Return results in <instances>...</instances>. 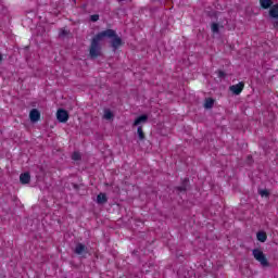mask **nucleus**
<instances>
[{"label": "nucleus", "instance_id": "nucleus-1", "mask_svg": "<svg viewBox=\"0 0 278 278\" xmlns=\"http://www.w3.org/2000/svg\"><path fill=\"white\" fill-rule=\"evenodd\" d=\"M105 36H114V29L100 31L92 38L89 48L90 58H99L101 55V40H103Z\"/></svg>", "mask_w": 278, "mask_h": 278}, {"label": "nucleus", "instance_id": "nucleus-27", "mask_svg": "<svg viewBox=\"0 0 278 278\" xmlns=\"http://www.w3.org/2000/svg\"><path fill=\"white\" fill-rule=\"evenodd\" d=\"M248 160H253V156H248Z\"/></svg>", "mask_w": 278, "mask_h": 278}, {"label": "nucleus", "instance_id": "nucleus-2", "mask_svg": "<svg viewBox=\"0 0 278 278\" xmlns=\"http://www.w3.org/2000/svg\"><path fill=\"white\" fill-rule=\"evenodd\" d=\"M252 254L254 260H256V262H260L261 266H264V267L270 266V264L268 263V258H266V255L262 250L254 249L252 251Z\"/></svg>", "mask_w": 278, "mask_h": 278}, {"label": "nucleus", "instance_id": "nucleus-8", "mask_svg": "<svg viewBox=\"0 0 278 278\" xmlns=\"http://www.w3.org/2000/svg\"><path fill=\"white\" fill-rule=\"evenodd\" d=\"M88 251V248H86V245L84 243H77L76 248L74 250V253H76V255H81L83 253H86Z\"/></svg>", "mask_w": 278, "mask_h": 278}, {"label": "nucleus", "instance_id": "nucleus-19", "mask_svg": "<svg viewBox=\"0 0 278 278\" xmlns=\"http://www.w3.org/2000/svg\"><path fill=\"white\" fill-rule=\"evenodd\" d=\"M72 160H74V162L81 160V154L79 152H74L72 154Z\"/></svg>", "mask_w": 278, "mask_h": 278}, {"label": "nucleus", "instance_id": "nucleus-22", "mask_svg": "<svg viewBox=\"0 0 278 278\" xmlns=\"http://www.w3.org/2000/svg\"><path fill=\"white\" fill-rule=\"evenodd\" d=\"M90 21H91L92 23H97V21H99V14H93V15H91V16H90Z\"/></svg>", "mask_w": 278, "mask_h": 278}, {"label": "nucleus", "instance_id": "nucleus-21", "mask_svg": "<svg viewBox=\"0 0 278 278\" xmlns=\"http://www.w3.org/2000/svg\"><path fill=\"white\" fill-rule=\"evenodd\" d=\"M258 194H261L262 197H269L270 192H268L266 189H260Z\"/></svg>", "mask_w": 278, "mask_h": 278}, {"label": "nucleus", "instance_id": "nucleus-16", "mask_svg": "<svg viewBox=\"0 0 278 278\" xmlns=\"http://www.w3.org/2000/svg\"><path fill=\"white\" fill-rule=\"evenodd\" d=\"M103 118H105V121H112V118H114V113H112V111L106 109L104 110Z\"/></svg>", "mask_w": 278, "mask_h": 278}, {"label": "nucleus", "instance_id": "nucleus-13", "mask_svg": "<svg viewBox=\"0 0 278 278\" xmlns=\"http://www.w3.org/2000/svg\"><path fill=\"white\" fill-rule=\"evenodd\" d=\"M269 16L271 18H278V4H274L269 10Z\"/></svg>", "mask_w": 278, "mask_h": 278}, {"label": "nucleus", "instance_id": "nucleus-5", "mask_svg": "<svg viewBox=\"0 0 278 278\" xmlns=\"http://www.w3.org/2000/svg\"><path fill=\"white\" fill-rule=\"evenodd\" d=\"M229 90L232 94H240L242 90H244V84L242 81L238 83L237 85H232L229 87Z\"/></svg>", "mask_w": 278, "mask_h": 278}, {"label": "nucleus", "instance_id": "nucleus-20", "mask_svg": "<svg viewBox=\"0 0 278 278\" xmlns=\"http://www.w3.org/2000/svg\"><path fill=\"white\" fill-rule=\"evenodd\" d=\"M70 31L66 29H61V31L59 33V38H66V36H68Z\"/></svg>", "mask_w": 278, "mask_h": 278}, {"label": "nucleus", "instance_id": "nucleus-26", "mask_svg": "<svg viewBox=\"0 0 278 278\" xmlns=\"http://www.w3.org/2000/svg\"><path fill=\"white\" fill-rule=\"evenodd\" d=\"M3 60V56L0 54V62Z\"/></svg>", "mask_w": 278, "mask_h": 278}, {"label": "nucleus", "instance_id": "nucleus-4", "mask_svg": "<svg viewBox=\"0 0 278 278\" xmlns=\"http://www.w3.org/2000/svg\"><path fill=\"white\" fill-rule=\"evenodd\" d=\"M56 118L59 123H67L68 122V111L64 109H59L56 112Z\"/></svg>", "mask_w": 278, "mask_h": 278}, {"label": "nucleus", "instance_id": "nucleus-14", "mask_svg": "<svg viewBox=\"0 0 278 278\" xmlns=\"http://www.w3.org/2000/svg\"><path fill=\"white\" fill-rule=\"evenodd\" d=\"M204 108L205 110H212V108H214V99L212 98L206 99L204 102Z\"/></svg>", "mask_w": 278, "mask_h": 278}, {"label": "nucleus", "instance_id": "nucleus-15", "mask_svg": "<svg viewBox=\"0 0 278 278\" xmlns=\"http://www.w3.org/2000/svg\"><path fill=\"white\" fill-rule=\"evenodd\" d=\"M256 238H257L258 242H265L268 237L266 236V232L260 231L256 233Z\"/></svg>", "mask_w": 278, "mask_h": 278}, {"label": "nucleus", "instance_id": "nucleus-3", "mask_svg": "<svg viewBox=\"0 0 278 278\" xmlns=\"http://www.w3.org/2000/svg\"><path fill=\"white\" fill-rule=\"evenodd\" d=\"M105 38H112L111 47L113 48L114 51H116V49L123 46V39L118 37V35H116V30H113L112 36H105Z\"/></svg>", "mask_w": 278, "mask_h": 278}, {"label": "nucleus", "instance_id": "nucleus-11", "mask_svg": "<svg viewBox=\"0 0 278 278\" xmlns=\"http://www.w3.org/2000/svg\"><path fill=\"white\" fill-rule=\"evenodd\" d=\"M97 203H99V205H103V204L108 203V195L105 193L98 194Z\"/></svg>", "mask_w": 278, "mask_h": 278}, {"label": "nucleus", "instance_id": "nucleus-23", "mask_svg": "<svg viewBox=\"0 0 278 278\" xmlns=\"http://www.w3.org/2000/svg\"><path fill=\"white\" fill-rule=\"evenodd\" d=\"M227 74H225V72L223 71H218V77L223 78L226 77Z\"/></svg>", "mask_w": 278, "mask_h": 278}, {"label": "nucleus", "instance_id": "nucleus-6", "mask_svg": "<svg viewBox=\"0 0 278 278\" xmlns=\"http://www.w3.org/2000/svg\"><path fill=\"white\" fill-rule=\"evenodd\" d=\"M29 118L31 123H38V121H40V111L33 109L29 113Z\"/></svg>", "mask_w": 278, "mask_h": 278}, {"label": "nucleus", "instance_id": "nucleus-25", "mask_svg": "<svg viewBox=\"0 0 278 278\" xmlns=\"http://www.w3.org/2000/svg\"><path fill=\"white\" fill-rule=\"evenodd\" d=\"M274 27H278V20L275 22Z\"/></svg>", "mask_w": 278, "mask_h": 278}, {"label": "nucleus", "instance_id": "nucleus-18", "mask_svg": "<svg viewBox=\"0 0 278 278\" xmlns=\"http://www.w3.org/2000/svg\"><path fill=\"white\" fill-rule=\"evenodd\" d=\"M137 134L139 136V140H144V131L142 130V126H138Z\"/></svg>", "mask_w": 278, "mask_h": 278}, {"label": "nucleus", "instance_id": "nucleus-24", "mask_svg": "<svg viewBox=\"0 0 278 278\" xmlns=\"http://www.w3.org/2000/svg\"><path fill=\"white\" fill-rule=\"evenodd\" d=\"M73 188H75V190H77V188H79V186H78V185L73 184Z\"/></svg>", "mask_w": 278, "mask_h": 278}, {"label": "nucleus", "instance_id": "nucleus-12", "mask_svg": "<svg viewBox=\"0 0 278 278\" xmlns=\"http://www.w3.org/2000/svg\"><path fill=\"white\" fill-rule=\"evenodd\" d=\"M260 5L263 10H268V8H273V0H260Z\"/></svg>", "mask_w": 278, "mask_h": 278}, {"label": "nucleus", "instance_id": "nucleus-17", "mask_svg": "<svg viewBox=\"0 0 278 278\" xmlns=\"http://www.w3.org/2000/svg\"><path fill=\"white\" fill-rule=\"evenodd\" d=\"M211 31H213V34H220V26L218 23L211 24Z\"/></svg>", "mask_w": 278, "mask_h": 278}, {"label": "nucleus", "instance_id": "nucleus-10", "mask_svg": "<svg viewBox=\"0 0 278 278\" xmlns=\"http://www.w3.org/2000/svg\"><path fill=\"white\" fill-rule=\"evenodd\" d=\"M20 181L21 184H24V185L29 184V181H31V176L29 175V173L21 174Z\"/></svg>", "mask_w": 278, "mask_h": 278}, {"label": "nucleus", "instance_id": "nucleus-9", "mask_svg": "<svg viewBox=\"0 0 278 278\" xmlns=\"http://www.w3.org/2000/svg\"><path fill=\"white\" fill-rule=\"evenodd\" d=\"M189 181H190V180H189L188 178H185V179L182 180L181 186L176 187V190H177L178 192H186V190H188V182H189Z\"/></svg>", "mask_w": 278, "mask_h": 278}, {"label": "nucleus", "instance_id": "nucleus-7", "mask_svg": "<svg viewBox=\"0 0 278 278\" xmlns=\"http://www.w3.org/2000/svg\"><path fill=\"white\" fill-rule=\"evenodd\" d=\"M147 121H149V116L141 115L135 119L132 125H134V127H140V125H143L144 123H147Z\"/></svg>", "mask_w": 278, "mask_h": 278}]
</instances>
